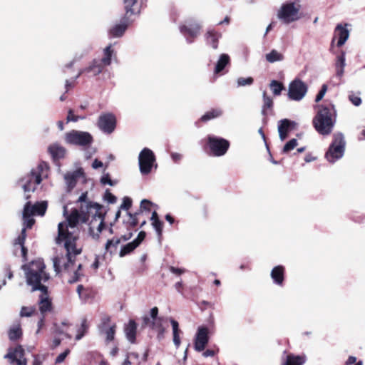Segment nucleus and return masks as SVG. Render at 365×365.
Returning a JSON list of instances; mask_svg holds the SVG:
<instances>
[{
	"instance_id": "a18cd8bd",
	"label": "nucleus",
	"mask_w": 365,
	"mask_h": 365,
	"mask_svg": "<svg viewBox=\"0 0 365 365\" xmlns=\"http://www.w3.org/2000/svg\"><path fill=\"white\" fill-rule=\"evenodd\" d=\"M152 205L153 203L150 200L144 199L140 202V208L138 211L140 212V215L143 214V211L150 212Z\"/></svg>"
},
{
	"instance_id": "39448f33",
	"label": "nucleus",
	"mask_w": 365,
	"mask_h": 365,
	"mask_svg": "<svg viewBox=\"0 0 365 365\" xmlns=\"http://www.w3.org/2000/svg\"><path fill=\"white\" fill-rule=\"evenodd\" d=\"M48 170V164L46 162L41 161L36 168L32 169L26 176L21 180L24 182L22 187L25 192L26 200H28L31 198L29 193L31 192H34L36 190V186L42 181L44 172L47 173Z\"/></svg>"
},
{
	"instance_id": "e2e57ef3",
	"label": "nucleus",
	"mask_w": 365,
	"mask_h": 365,
	"mask_svg": "<svg viewBox=\"0 0 365 365\" xmlns=\"http://www.w3.org/2000/svg\"><path fill=\"white\" fill-rule=\"evenodd\" d=\"M79 118H80L79 116L75 115L73 114V110L70 109L68 110V115H67V118H66L67 122H70V121L76 122V121L78 120Z\"/></svg>"
},
{
	"instance_id": "9b49d317",
	"label": "nucleus",
	"mask_w": 365,
	"mask_h": 365,
	"mask_svg": "<svg viewBox=\"0 0 365 365\" xmlns=\"http://www.w3.org/2000/svg\"><path fill=\"white\" fill-rule=\"evenodd\" d=\"M116 327V324L111 322V317L110 315L106 313L101 314L98 329L100 334L106 336V341L107 342L114 340Z\"/></svg>"
},
{
	"instance_id": "3c124183",
	"label": "nucleus",
	"mask_w": 365,
	"mask_h": 365,
	"mask_svg": "<svg viewBox=\"0 0 365 365\" xmlns=\"http://www.w3.org/2000/svg\"><path fill=\"white\" fill-rule=\"evenodd\" d=\"M120 243V238H113L111 240H108L105 245V249L107 252L109 251V249L111 246L117 247Z\"/></svg>"
},
{
	"instance_id": "ea45409f",
	"label": "nucleus",
	"mask_w": 365,
	"mask_h": 365,
	"mask_svg": "<svg viewBox=\"0 0 365 365\" xmlns=\"http://www.w3.org/2000/svg\"><path fill=\"white\" fill-rule=\"evenodd\" d=\"M128 215L129 217L128 223L129 225V227L131 228L135 227L139 223V217L140 215V212H135L134 213L128 212Z\"/></svg>"
},
{
	"instance_id": "69168bd1",
	"label": "nucleus",
	"mask_w": 365,
	"mask_h": 365,
	"mask_svg": "<svg viewBox=\"0 0 365 365\" xmlns=\"http://www.w3.org/2000/svg\"><path fill=\"white\" fill-rule=\"evenodd\" d=\"M169 269L171 272H173V274H175L177 275H180L185 272V270L184 269H180V268L175 267L173 266L170 267Z\"/></svg>"
},
{
	"instance_id": "7ed1b4c3",
	"label": "nucleus",
	"mask_w": 365,
	"mask_h": 365,
	"mask_svg": "<svg viewBox=\"0 0 365 365\" xmlns=\"http://www.w3.org/2000/svg\"><path fill=\"white\" fill-rule=\"evenodd\" d=\"M316 108L317 111L312 120L313 126L319 134L328 135L332 132L336 121L334 106L331 102L325 101Z\"/></svg>"
},
{
	"instance_id": "5701e85b",
	"label": "nucleus",
	"mask_w": 365,
	"mask_h": 365,
	"mask_svg": "<svg viewBox=\"0 0 365 365\" xmlns=\"http://www.w3.org/2000/svg\"><path fill=\"white\" fill-rule=\"evenodd\" d=\"M39 310L42 314L51 310L52 303L51 300L48 297V292L46 294L41 292V294L38 301Z\"/></svg>"
},
{
	"instance_id": "0e129e2a",
	"label": "nucleus",
	"mask_w": 365,
	"mask_h": 365,
	"mask_svg": "<svg viewBox=\"0 0 365 365\" xmlns=\"http://www.w3.org/2000/svg\"><path fill=\"white\" fill-rule=\"evenodd\" d=\"M54 331L58 334H65L69 339L71 338L69 334L65 332L64 329L57 324H54Z\"/></svg>"
},
{
	"instance_id": "79ce46f5",
	"label": "nucleus",
	"mask_w": 365,
	"mask_h": 365,
	"mask_svg": "<svg viewBox=\"0 0 365 365\" xmlns=\"http://www.w3.org/2000/svg\"><path fill=\"white\" fill-rule=\"evenodd\" d=\"M89 325L87 319H83L81 322V327L78 329L77 334L76 336V340H80L88 331Z\"/></svg>"
},
{
	"instance_id": "dca6fc26",
	"label": "nucleus",
	"mask_w": 365,
	"mask_h": 365,
	"mask_svg": "<svg viewBox=\"0 0 365 365\" xmlns=\"http://www.w3.org/2000/svg\"><path fill=\"white\" fill-rule=\"evenodd\" d=\"M348 26L347 24H345L344 26L342 24H338L334 29V36L331 42V49L334 48L336 38H338V41L336 43L337 47L342 46L349 38V31L346 29Z\"/></svg>"
},
{
	"instance_id": "13d9d810",
	"label": "nucleus",
	"mask_w": 365,
	"mask_h": 365,
	"mask_svg": "<svg viewBox=\"0 0 365 365\" xmlns=\"http://www.w3.org/2000/svg\"><path fill=\"white\" fill-rule=\"evenodd\" d=\"M146 237V233L145 231H140L137 237L133 240V242L138 245L139 246L142 242L145 240Z\"/></svg>"
},
{
	"instance_id": "052dcab7",
	"label": "nucleus",
	"mask_w": 365,
	"mask_h": 365,
	"mask_svg": "<svg viewBox=\"0 0 365 365\" xmlns=\"http://www.w3.org/2000/svg\"><path fill=\"white\" fill-rule=\"evenodd\" d=\"M349 101L356 106H359L361 103V99L355 94H351L349 96Z\"/></svg>"
},
{
	"instance_id": "423d86ee",
	"label": "nucleus",
	"mask_w": 365,
	"mask_h": 365,
	"mask_svg": "<svg viewBox=\"0 0 365 365\" xmlns=\"http://www.w3.org/2000/svg\"><path fill=\"white\" fill-rule=\"evenodd\" d=\"M125 15L122 19L121 23L115 25L109 31V34L113 37H120L126 31L128 26V19L127 16L138 14L140 11V4L138 0H123Z\"/></svg>"
},
{
	"instance_id": "473e14b6",
	"label": "nucleus",
	"mask_w": 365,
	"mask_h": 365,
	"mask_svg": "<svg viewBox=\"0 0 365 365\" xmlns=\"http://www.w3.org/2000/svg\"><path fill=\"white\" fill-rule=\"evenodd\" d=\"M138 246L133 242H130L123 245L119 252V256L123 257L130 253H132Z\"/></svg>"
},
{
	"instance_id": "2f4dec72",
	"label": "nucleus",
	"mask_w": 365,
	"mask_h": 365,
	"mask_svg": "<svg viewBox=\"0 0 365 365\" xmlns=\"http://www.w3.org/2000/svg\"><path fill=\"white\" fill-rule=\"evenodd\" d=\"M273 105H274V103H273L272 98L270 96H268L267 95L266 91H264L263 92V106H262V114L266 117L269 113L268 110H269L270 111L272 110Z\"/></svg>"
},
{
	"instance_id": "37998d69",
	"label": "nucleus",
	"mask_w": 365,
	"mask_h": 365,
	"mask_svg": "<svg viewBox=\"0 0 365 365\" xmlns=\"http://www.w3.org/2000/svg\"><path fill=\"white\" fill-rule=\"evenodd\" d=\"M36 312L35 307H22L20 312L21 317H31Z\"/></svg>"
},
{
	"instance_id": "de8ad7c7",
	"label": "nucleus",
	"mask_w": 365,
	"mask_h": 365,
	"mask_svg": "<svg viewBox=\"0 0 365 365\" xmlns=\"http://www.w3.org/2000/svg\"><path fill=\"white\" fill-rule=\"evenodd\" d=\"M254 82V79L252 77L243 78L240 77L237 78V86H245L252 85Z\"/></svg>"
},
{
	"instance_id": "09e8293b",
	"label": "nucleus",
	"mask_w": 365,
	"mask_h": 365,
	"mask_svg": "<svg viewBox=\"0 0 365 365\" xmlns=\"http://www.w3.org/2000/svg\"><path fill=\"white\" fill-rule=\"evenodd\" d=\"M152 225L156 230L158 237H160L163 233V222L161 220H155L152 222Z\"/></svg>"
},
{
	"instance_id": "58836bf2",
	"label": "nucleus",
	"mask_w": 365,
	"mask_h": 365,
	"mask_svg": "<svg viewBox=\"0 0 365 365\" xmlns=\"http://www.w3.org/2000/svg\"><path fill=\"white\" fill-rule=\"evenodd\" d=\"M84 272L83 269V266L81 264H79L77 267L76 270L73 272V275L71 279L68 280L70 284L75 283L82 279L84 277Z\"/></svg>"
},
{
	"instance_id": "412c9836",
	"label": "nucleus",
	"mask_w": 365,
	"mask_h": 365,
	"mask_svg": "<svg viewBox=\"0 0 365 365\" xmlns=\"http://www.w3.org/2000/svg\"><path fill=\"white\" fill-rule=\"evenodd\" d=\"M285 268L282 265L274 267L271 271V277L273 282L279 285L283 286L284 282Z\"/></svg>"
},
{
	"instance_id": "8fccbe9b",
	"label": "nucleus",
	"mask_w": 365,
	"mask_h": 365,
	"mask_svg": "<svg viewBox=\"0 0 365 365\" xmlns=\"http://www.w3.org/2000/svg\"><path fill=\"white\" fill-rule=\"evenodd\" d=\"M133 201L129 197H124L120 209L128 210L132 207Z\"/></svg>"
},
{
	"instance_id": "f3484780",
	"label": "nucleus",
	"mask_w": 365,
	"mask_h": 365,
	"mask_svg": "<svg viewBox=\"0 0 365 365\" xmlns=\"http://www.w3.org/2000/svg\"><path fill=\"white\" fill-rule=\"evenodd\" d=\"M208 341V329L206 327H199L194 344L195 349L199 352L203 351Z\"/></svg>"
},
{
	"instance_id": "a19ab883",
	"label": "nucleus",
	"mask_w": 365,
	"mask_h": 365,
	"mask_svg": "<svg viewBox=\"0 0 365 365\" xmlns=\"http://www.w3.org/2000/svg\"><path fill=\"white\" fill-rule=\"evenodd\" d=\"M336 66L337 68V74L342 75L344 67L345 66V53L344 51H341V54L337 56Z\"/></svg>"
},
{
	"instance_id": "1a4fd4ad",
	"label": "nucleus",
	"mask_w": 365,
	"mask_h": 365,
	"mask_svg": "<svg viewBox=\"0 0 365 365\" xmlns=\"http://www.w3.org/2000/svg\"><path fill=\"white\" fill-rule=\"evenodd\" d=\"M300 5L294 2L284 4L278 11L277 17L284 24H290L300 19Z\"/></svg>"
},
{
	"instance_id": "49530a36",
	"label": "nucleus",
	"mask_w": 365,
	"mask_h": 365,
	"mask_svg": "<svg viewBox=\"0 0 365 365\" xmlns=\"http://www.w3.org/2000/svg\"><path fill=\"white\" fill-rule=\"evenodd\" d=\"M297 145V140L295 138H293L289 140L283 148V153H289Z\"/></svg>"
},
{
	"instance_id": "a211bd4d",
	"label": "nucleus",
	"mask_w": 365,
	"mask_h": 365,
	"mask_svg": "<svg viewBox=\"0 0 365 365\" xmlns=\"http://www.w3.org/2000/svg\"><path fill=\"white\" fill-rule=\"evenodd\" d=\"M200 28L198 24L194 23L181 26L180 31L187 38L188 43H190L198 36Z\"/></svg>"
},
{
	"instance_id": "6e6552de",
	"label": "nucleus",
	"mask_w": 365,
	"mask_h": 365,
	"mask_svg": "<svg viewBox=\"0 0 365 365\" xmlns=\"http://www.w3.org/2000/svg\"><path fill=\"white\" fill-rule=\"evenodd\" d=\"M346 145V141L344 135L340 132L334 133L332 141L325 153L326 159L331 163L341 159L344 155Z\"/></svg>"
},
{
	"instance_id": "bf43d9fd",
	"label": "nucleus",
	"mask_w": 365,
	"mask_h": 365,
	"mask_svg": "<svg viewBox=\"0 0 365 365\" xmlns=\"http://www.w3.org/2000/svg\"><path fill=\"white\" fill-rule=\"evenodd\" d=\"M76 178L77 176L74 173L66 175V180H67L68 185L72 187H73L76 183Z\"/></svg>"
},
{
	"instance_id": "f704fd0d",
	"label": "nucleus",
	"mask_w": 365,
	"mask_h": 365,
	"mask_svg": "<svg viewBox=\"0 0 365 365\" xmlns=\"http://www.w3.org/2000/svg\"><path fill=\"white\" fill-rule=\"evenodd\" d=\"M104 56L100 60L105 66H109L111 63V58L113 54V49L110 44L103 51Z\"/></svg>"
},
{
	"instance_id": "cd10ccee",
	"label": "nucleus",
	"mask_w": 365,
	"mask_h": 365,
	"mask_svg": "<svg viewBox=\"0 0 365 365\" xmlns=\"http://www.w3.org/2000/svg\"><path fill=\"white\" fill-rule=\"evenodd\" d=\"M293 124L294 122H292L288 119H283L279 121L278 125V131L281 140H283L287 137L291 125Z\"/></svg>"
},
{
	"instance_id": "2eb2a0df",
	"label": "nucleus",
	"mask_w": 365,
	"mask_h": 365,
	"mask_svg": "<svg viewBox=\"0 0 365 365\" xmlns=\"http://www.w3.org/2000/svg\"><path fill=\"white\" fill-rule=\"evenodd\" d=\"M116 118L111 113H102L98 119L97 125L99 129L106 134L112 133L116 127Z\"/></svg>"
},
{
	"instance_id": "ddd939ff",
	"label": "nucleus",
	"mask_w": 365,
	"mask_h": 365,
	"mask_svg": "<svg viewBox=\"0 0 365 365\" xmlns=\"http://www.w3.org/2000/svg\"><path fill=\"white\" fill-rule=\"evenodd\" d=\"M308 91L307 85L299 78H295L289 84L288 98L291 101H299Z\"/></svg>"
},
{
	"instance_id": "0eeeda50",
	"label": "nucleus",
	"mask_w": 365,
	"mask_h": 365,
	"mask_svg": "<svg viewBox=\"0 0 365 365\" xmlns=\"http://www.w3.org/2000/svg\"><path fill=\"white\" fill-rule=\"evenodd\" d=\"M204 141V150L209 155L214 157L225 155L230 147L229 140L213 135H208Z\"/></svg>"
},
{
	"instance_id": "774afa93",
	"label": "nucleus",
	"mask_w": 365,
	"mask_h": 365,
	"mask_svg": "<svg viewBox=\"0 0 365 365\" xmlns=\"http://www.w3.org/2000/svg\"><path fill=\"white\" fill-rule=\"evenodd\" d=\"M216 353L217 351L213 349H207L202 353V355L204 357L214 356Z\"/></svg>"
},
{
	"instance_id": "c03bdc74",
	"label": "nucleus",
	"mask_w": 365,
	"mask_h": 365,
	"mask_svg": "<svg viewBox=\"0 0 365 365\" xmlns=\"http://www.w3.org/2000/svg\"><path fill=\"white\" fill-rule=\"evenodd\" d=\"M35 215L34 210H33V205L31 202H27L24 207L23 210V218H29L32 215Z\"/></svg>"
},
{
	"instance_id": "4c0bfd02",
	"label": "nucleus",
	"mask_w": 365,
	"mask_h": 365,
	"mask_svg": "<svg viewBox=\"0 0 365 365\" xmlns=\"http://www.w3.org/2000/svg\"><path fill=\"white\" fill-rule=\"evenodd\" d=\"M9 338L11 341H16L22 336V330L19 324L11 327L9 331Z\"/></svg>"
},
{
	"instance_id": "6ab92c4d",
	"label": "nucleus",
	"mask_w": 365,
	"mask_h": 365,
	"mask_svg": "<svg viewBox=\"0 0 365 365\" xmlns=\"http://www.w3.org/2000/svg\"><path fill=\"white\" fill-rule=\"evenodd\" d=\"M26 239V229L23 228L21 230V233L18 236L16 239H15L14 242V255H18L17 253V247H19L21 249V255L24 262L27 261V255H28V249L25 246V241Z\"/></svg>"
},
{
	"instance_id": "f8f14e48",
	"label": "nucleus",
	"mask_w": 365,
	"mask_h": 365,
	"mask_svg": "<svg viewBox=\"0 0 365 365\" xmlns=\"http://www.w3.org/2000/svg\"><path fill=\"white\" fill-rule=\"evenodd\" d=\"M4 358L7 359L11 364L16 363V365H26V359L24 358V349L20 345L14 349L10 348ZM33 365H41V361L38 356H34Z\"/></svg>"
},
{
	"instance_id": "72a5a7b5",
	"label": "nucleus",
	"mask_w": 365,
	"mask_h": 365,
	"mask_svg": "<svg viewBox=\"0 0 365 365\" xmlns=\"http://www.w3.org/2000/svg\"><path fill=\"white\" fill-rule=\"evenodd\" d=\"M265 58L269 63H274L282 61L284 59V56L277 50L273 49L269 53L266 54Z\"/></svg>"
},
{
	"instance_id": "f03ea898",
	"label": "nucleus",
	"mask_w": 365,
	"mask_h": 365,
	"mask_svg": "<svg viewBox=\"0 0 365 365\" xmlns=\"http://www.w3.org/2000/svg\"><path fill=\"white\" fill-rule=\"evenodd\" d=\"M88 212H79L77 209H73L71 213L67 216L68 225L66 222H63L66 227H75L79 222L83 223L86 222L89 218V213L92 209L95 210L93 214V219L91 221L89 225V233L92 237L95 240H98L100 237V234L105 227V214L103 213V206L97 202H87Z\"/></svg>"
},
{
	"instance_id": "9d476101",
	"label": "nucleus",
	"mask_w": 365,
	"mask_h": 365,
	"mask_svg": "<svg viewBox=\"0 0 365 365\" xmlns=\"http://www.w3.org/2000/svg\"><path fill=\"white\" fill-rule=\"evenodd\" d=\"M65 140L67 143L80 146H89L93 138L88 132L72 130L66 133Z\"/></svg>"
},
{
	"instance_id": "603ef678",
	"label": "nucleus",
	"mask_w": 365,
	"mask_h": 365,
	"mask_svg": "<svg viewBox=\"0 0 365 365\" xmlns=\"http://www.w3.org/2000/svg\"><path fill=\"white\" fill-rule=\"evenodd\" d=\"M77 292L81 298L86 299L88 297V289H86L82 284L77 287Z\"/></svg>"
},
{
	"instance_id": "b1692460",
	"label": "nucleus",
	"mask_w": 365,
	"mask_h": 365,
	"mask_svg": "<svg viewBox=\"0 0 365 365\" xmlns=\"http://www.w3.org/2000/svg\"><path fill=\"white\" fill-rule=\"evenodd\" d=\"M220 37L221 34L215 30H209L205 34V41L207 44L210 45L214 49L217 48L219 38Z\"/></svg>"
},
{
	"instance_id": "e433bc0d",
	"label": "nucleus",
	"mask_w": 365,
	"mask_h": 365,
	"mask_svg": "<svg viewBox=\"0 0 365 365\" xmlns=\"http://www.w3.org/2000/svg\"><path fill=\"white\" fill-rule=\"evenodd\" d=\"M48 207L46 201L37 202L33 205V210L35 215L43 216L44 215Z\"/></svg>"
},
{
	"instance_id": "393cba45",
	"label": "nucleus",
	"mask_w": 365,
	"mask_h": 365,
	"mask_svg": "<svg viewBox=\"0 0 365 365\" xmlns=\"http://www.w3.org/2000/svg\"><path fill=\"white\" fill-rule=\"evenodd\" d=\"M307 361L304 354L294 355L289 354L287 356L285 361L282 365H303Z\"/></svg>"
},
{
	"instance_id": "5fc2aeb1",
	"label": "nucleus",
	"mask_w": 365,
	"mask_h": 365,
	"mask_svg": "<svg viewBox=\"0 0 365 365\" xmlns=\"http://www.w3.org/2000/svg\"><path fill=\"white\" fill-rule=\"evenodd\" d=\"M327 85L323 84L322 86L320 91H319V93H317V95L316 96L315 102L318 103L321 100H322V98H324V95L327 93Z\"/></svg>"
},
{
	"instance_id": "a878e982",
	"label": "nucleus",
	"mask_w": 365,
	"mask_h": 365,
	"mask_svg": "<svg viewBox=\"0 0 365 365\" xmlns=\"http://www.w3.org/2000/svg\"><path fill=\"white\" fill-rule=\"evenodd\" d=\"M137 324L134 320H130L125 327V333L130 343H135L136 339Z\"/></svg>"
},
{
	"instance_id": "4be33fe9",
	"label": "nucleus",
	"mask_w": 365,
	"mask_h": 365,
	"mask_svg": "<svg viewBox=\"0 0 365 365\" xmlns=\"http://www.w3.org/2000/svg\"><path fill=\"white\" fill-rule=\"evenodd\" d=\"M48 150L54 161L63 158L66 154V149L57 143L50 145Z\"/></svg>"
},
{
	"instance_id": "4d7b16f0",
	"label": "nucleus",
	"mask_w": 365,
	"mask_h": 365,
	"mask_svg": "<svg viewBox=\"0 0 365 365\" xmlns=\"http://www.w3.org/2000/svg\"><path fill=\"white\" fill-rule=\"evenodd\" d=\"M70 353V350L68 349H66L63 353L60 354L56 359L55 363L56 364H60L62 363L66 357Z\"/></svg>"
},
{
	"instance_id": "bb28decb",
	"label": "nucleus",
	"mask_w": 365,
	"mask_h": 365,
	"mask_svg": "<svg viewBox=\"0 0 365 365\" xmlns=\"http://www.w3.org/2000/svg\"><path fill=\"white\" fill-rule=\"evenodd\" d=\"M222 114L223 110L220 108H211L202 115L199 120L202 123H207L209 120L220 117Z\"/></svg>"
},
{
	"instance_id": "c85d7f7f",
	"label": "nucleus",
	"mask_w": 365,
	"mask_h": 365,
	"mask_svg": "<svg viewBox=\"0 0 365 365\" xmlns=\"http://www.w3.org/2000/svg\"><path fill=\"white\" fill-rule=\"evenodd\" d=\"M169 321L173 327V342L175 346L178 348L180 345V334L182 332L179 328L178 322L173 318H170Z\"/></svg>"
},
{
	"instance_id": "aec40b11",
	"label": "nucleus",
	"mask_w": 365,
	"mask_h": 365,
	"mask_svg": "<svg viewBox=\"0 0 365 365\" xmlns=\"http://www.w3.org/2000/svg\"><path fill=\"white\" fill-rule=\"evenodd\" d=\"M104 67L105 66L100 60L94 59L88 67L80 71L77 78L83 73H91L93 76H97L103 71Z\"/></svg>"
},
{
	"instance_id": "7c9ffc66",
	"label": "nucleus",
	"mask_w": 365,
	"mask_h": 365,
	"mask_svg": "<svg viewBox=\"0 0 365 365\" xmlns=\"http://www.w3.org/2000/svg\"><path fill=\"white\" fill-rule=\"evenodd\" d=\"M163 317H159L153 320L148 317H143V324L149 326L150 329L156 330L163 327Z\"/></svg>"
},
{
	"instance_id": "4468645a",
	"label": "nucleus",
	"mask_w": 365,
	"mask_h": 365,
	"mask_svg": "<svg viewBox=\"0 0 365 365\" xmlns=\"http://www.w3.org/2000/svg\"><path fill=\"white\" fill-rule=\"evenodd\" d=\"M139 168L142 175H148L155 162L153 152L147 148H143L139 154Z\"/></svg>"
},
{
	"instance_id": "f257e3e1",
	"label": "nucleus",
	"mask_w": 365,
	"mask_h": 365,
	"mask_svg": "<svg viewBox=\"0 0 365 365\" xmlns=\"http://www.w3.org/2000/svg\"><path fill=\"white\" fill-rule=\"evenodd\" d=\"M78 239V237L69 232L63 223L58 224L56 242L60 244L64 242L66 253L65 255H57L53 259V268L57 274L62 271L68 272L73 267L76 257L82 252V248H78L76 246Z\"/></svg>"
},
{
	"instance_id": "864d4df0",
	"label": "nucleus",
	"mask_w": 365,
	"mask_h": 365,
	"mask_svg": "<svg viewBox=\"0 0 365 365\" xmlns=\"http://www.w3.org/2000/svg\"><path fill=\"white\" fill-rule=\"evenodd\" d=\"M101 182L103 184V185H109L110 186H113L115 185V182H114L113 180H112L110 179V174L109 173H106V174H104L102 178H101Z\"/></svg>"
},
{
	"instance_id": "20e7f679",
	"label": "nucleus",
	"mask_w": 365,
	"mask_h": 365,
	"mask_svg": "<svg viewBox=\"0 0 365 365\" xmlns=\"http://www.w3.org/2000/svg\"><path fill=\"white\" fill-rule=\"evenodd\" d=\"M46 265L43 260L32 261L26 272V282L32 287V292L39 290L46 294L48 287L41 284L49 279V274L45 271Z\"/></svg>"
},
{
	"instance_id": "680f3d73",
	"label": "nucleus",
	"mask_w": 365,
	"mask_h": 365,
	"mask_svg": "<svg viewBox=\"0 0 365 365\" xmlns=\"http://www.w3.org/2000/svg\"><path fill=\"white\" fill-rule=\"evenodd\" d=\"M24 224L25 226L24 228H25L26 230L31 229L35 223V220L31 217H30L29 218H24Z\"/></svg>"
},
{
	"instance_id": "338daca9",
	"label": "nucleus",
	"mask_w": 365,
	"mask_h": 365,
	"mask_svg": "<svg viewBox=\"0 0 365 365\" xmlns=\"http://www.w3.org/2000/svg\"><path fill=\"white\" fill-rule=\"evenodd\" d=\"M150 318L153 319H157V318H159L158 317V308L157 307H153L151 309H150Z\"/></svg>"
},
{
	"instance_id": "c9c22d12",
	"label": "nucleus",
	"mask_w": 365,
	"mask_h": 365,
	"mask_svg": "<svg viewBox=\"0 0 365 365\" xmlns=\"http://www.w3.org/2000/svg\"><path fill=\"white\" fill-rule=\"evenodd\" d=\"M269 88L274 96H279L282 91L285 89L284 84L277 80L271 81Z\"/></svg>"
},
{
	"instance_id": "6e6d98bb",
	"label": "nucleus",
	"mask_w": 365,
	"mask_h": 365,
	"mask_svg": "<svg viewBox=\"0 0 365 365\" xmlns=\"http://www.w3.org/2000/svg\"><path fill=\"white\" fill-rule=\"evenodd\" d=\"M104 199L108 201L109 203H115L116 202V197L113 195L109 190H106L104 194Z\"/></svg>"
},
{
	"instance_id": "c756f323",
	"label": "nucleus",
	"mask_w": 365,
	"mask_h": 365,
	"mask_svg": "<svg viewBox=\"0 0 365 365\" xmlns=\"http://www.w3.org/2000/svg\"><path fill=\"white\" fill-rule=\"evenodd\" d=\"M230 58L227 54L223 53L220 56L219 60L217 61L215 68V73L218 74L221 71L224 70V68L230 63Z\"/></svg>"
}]
</instances>
